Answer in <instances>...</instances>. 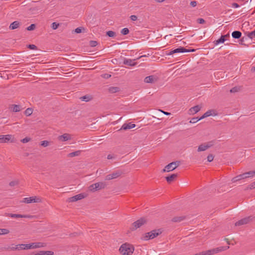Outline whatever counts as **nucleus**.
Here are the masks:
<instances>
[{
    "mask_svg": "<svg viewBox=\"0 0 255 255\" xmlns=\"http://www.w3.org/2000/svg\"><path fill=\"white\" fill-rule=\"evenodd\" d=\"M119 251L122 255H131L134 251V248L129 244H124L120 248Z\"/></svg>",
    "mask_w": 255,
    "mask_h": 255,
    "instance_id": "nucleus-1",
    "label": "nucleus"
},
{
    "mask_svg": "<svg viewBox=\"0 0 255 255\" xmlns=\"http://www.w3.org/2000/svg\"><path fill=\"white\" fill-rule=\"evenodd\" d=\"M161 233L160 230H153L150 232L146 233L141 238L143 240L147 241L149 239H152L158 236Z\"/></svg>",
    "mask_w": 255,
    "mask_h": 255,
    "instance_id": "nucleus-2",
    "label": "nucleus"
},
{
    "mask_svg": "<svg viewBox=\"0 0 255 255\" xmlns=\"http://www.w3.org/2000/svg\"><path fill=\"white\" fill-rule=\"evenodd\" d=\"M146 222L147 220H146L145 218H141L132 224L130 228V229L131 231H135L137 229L141 227L142 225L146 224Z\"/></svg>",
    "mask_w": 255,
    "mask_h": 255,
    "instance_id": "nucleus-3",
    "label": "nucleus"
},
{
    "mask_svg": "<svg viewBox=\"0 0 255 255\" xmlns=\"http://www.w3.org/2000/svg\"><path fill=\"white\" fill-rule=\"evenodd\" d=\"M106 186L107 185L105 182H97L91 185L89 187V189L90 191L95 192L104 189Z\"/></svg>",
    "mask_w": 255,
    "mask_h": 255,
    "instance_id": "nucleus-4",
    "label": "nucleus"
},
{
    "mask_svg": "<svg viewBox=\"0 0 255 255\" xmlns=\"http://www.w3.org/2000/svg\"><path fill=\"white\" fill-rule=\"evenodd\" d=\"M122 174V172L120 171H117L116 172H114L111 174L107 175L105 177V179L106 180H110L112 179H116L119 177Z\"/></svg>",
    "mask_w": 255,
    "mask_h": 255,
    "instance_id": "nucleus-5",
    "label": "nucleus"
},
{
    "mask_svg": "<svg viewBox=\"0 0 255 255\" xmlns=\"http://www.w3.org/2000/svg\"><path fill=\"white\" fill-rule=\"evenodd\" d=\"M213 144L210 142L205 143L200 145L198 148V151H203L207 150L209 147H211Z\"/></svg>",
    "mask_w": 255,
    "mask_h": 255,
    "instance_id": "nucleus-6",
    "label": "nucleus"
},
{
    "mask_svg": "<svg viewBox=\"0 0 255 255\" xmlns=\"http://www.w3.org/2000/svg\"><path fill=\"white\" fill-rule=\"evenodd\" d=\"M201 106L199 105L191 107L188 111V114L190 115H193L201 110Z\"/></svg>",
    "mask_w": 255,
    "mask_h": 255,
    "instance_id": "nucleus-7",
    "label": "nucleus"
},
{
    "mask_svg": "<svg viewBox=\"0 0 255 255\" xmlns=\"http://www.w3.org/2000/svg\"><path fill=\"white\" fill-rule=\"evenodd\" d=\"M175 169V161H173L167 165L163 169V172H169Z\"/></svg>",
    "mask_w": 255,
    "mask_h": 255,
    "instance_id": "nucleus-8",
    "label": "nucleus"
},
{
    "mask_svg": "<svg viewBox=\"0 0 255 255\" xmlns=\"http://www.w3.org/2000/svg\"><path fill=\"white\" fill-rule=\"evenodd\" d=\"M250 220H251L250 217L245 218L239 220V221L235 223V226H241V225H243L245 224H247L248 223H249Z\"/></svg>",
    "mask_w": 255,
    "mask_h": 255,
    "instance_id": "nucleus-9",
    "label": "nucleus"
},
{
    "mask_svg": "<svg viewBox=\"0 0 255 255\" xmlns=\"http://www.w3.org/2000/svg\"><path fill=\"white\" fill-rule=\"evenodd\" d=\"M9 109L12 112L16 113L20 112L22 108L19 105L12 104L9 106Z\"/></svg>",
    "mask_w": 255,
    "mask_h": 255,
    "instance_id": "nucleus-10",
    "label": "nucleus"
},
{
    "mask_svg": "<svg viewBox=\"0 0 255 255\" xmlns=\"http://www.w3.org/2000/svg\"><path fill=\"white\" fill-rule=\"evenodd\" d=\"M12 136L10 134L0 135V143H6L9 141Z\"/></svg>",
    "mask_w": 255,
    "mask_h": 255,
    "instance_id": "nucleus-11",
    "label": "nucleus"
},
{
    "mask_svg": "<svg viewBox=\"0 0 255 255\" xmlns=\"http://www.w3.org/2000/svg\"><path fill=\"white\" fill-rule=\"evenodd\" d=\"M71 138V135L68 133H64L58 137V139L62 141H66L70 140Z\"/></svg>",
    "mask_w": 255,
    "mask_h": 255,
    "instance_id": "nucleus-12",
    "label": "nucleus"
},
{
    "mask_svg": "<svg viewBox=\"0 0 255 255\" xmlns=\"http://www.w3.org/2000/svg\"><path fill=\"white\" fill-rule=\"evenodd\" d=\"M135 60V59H125L123 63L125 65L133 66L136 64V63L134 62Z\"/></svg>",
    "mask_w": 255,
    "mask_h": 255,
    "instance_id": "nucleus-13",
    "label": "nucleus"
},
{
    "mask_svg": "<svg viewBox=\"0 0 255 255\" xmlns=\"http://www.w3.org/2000/svg\"><path fill=\"white\" fill-rule=\"evenodd\" d=\"M135 127V125L134 124H132L131 123H129L128 124H124L122 128H121V129H124V130H127V129H131V128H134Z\"/></svg>",
    "mask_w": 255,
    "mask_h": 255,
    "instance_id": "nucleus-14",
    "label": "nucleus"
},
{
    "mask_svg": "<svg viewBox=\"0 0 255 255\" xmlns=\"http://www.w3.org/2000/svg\"><path fill=\"white\" fill-rule=\"evenodd\" d=\"M85 197V196L83 194H79L76 195L73 197L70 198V200L71 202H75L78 200L83 199Z\"/></svg>",
    "mask_w": 255,
    "mask_h": 255,
    "instance_id": "nucleus-15",
    "label": "nucleus"
},
{
    "mask_svg": "<svg viewBox=\"0 0 255 255\" xmlns=\"http://www.w3.org/2000/svg\"><path fill=\"white\" fill-rule=\"evenodd\" d=\"M24 202L26 203H31L38 202L35 197L32 196L30 197H26L23 199Z\"/></svg>",
    "mask_w": 255,
    "mask_h": 255,
    "instance_id": "nucleus-16",
    "label": "nucleus"
},
{
    "mask_svg": "<svg viewBox=\"0 0 255 255\" xmlns=\"http://www.w3.org/2000/svg\"><path fill=\"white\" fill-rule=\"evenodd\" d=\"M32 249H36L44 247L45 246V244L41 242L31 243Z\"/></svg>",
    "mask_w": 255,
    "mask_h": 255,
    "instance_id": "nucleus-17",
    "label": "nucleus"
},
{
    "mask_svg": "<svg viewBox=\"0 0 255 255\" xmlns=\"http://www.w3.org/2000/svg\"><path fill=\"white\" fill-rule=\"evenodd\" d=\"M19 26L20 22L18 21H15L10 24L9 28L11 30H13L17 28L18 27H19Z\"/></svg>",
    "mask_w": 255,
    "mask_h": 255,
    "instance_id": "nucleus-18",
    "label": "nucleus"
},
{
    "mask_svg": "<svg viewBox=\"0 0 255 255\" xmlns=\"http://www.w3.org/2000/svg\"><path fill=\"white\" fill-rule=\"evenodd\" d=\"M54 252L49 251H41L35 254V255H53Z\"/></svg>",
    "mask_w": 255,
    "mask_h": 255,
    "instance_id": "nucleus-19",
    "label": "nucleus"
},
{
    "mask_svg": "<svg viewBox=\"0 0 255 255\" xmlns=\"http://www.w3.org/2000/svg\"><path fill=\"white\" fill-rule=\"evenodd\" d=\"M232 36L234 38L239 39L242 36V33L240 31H234L232 33Z\"/></svg>",
    "mask_w": 255,
    "mask_h": 255,
    "instance_id": "nucleus-20",
    "label": "nucleus"
},
{
    "mask_svg": "<svg viewBox=\"0 0 255 255\" xmlns=\"http://www.w3.org/2000/svg\"><path fill=\"white\" fill-rule=\"evenodd\" d=\"M245 178H246V177L245 175V174L243 173V174H240V175H238L236 177L233 178L232 179V181L233 182H236L237 181H239V180H240L241 179H245Z\"/></svg>",
    "mask_w": 255,
    "mask_h": 255,
    "instance_id": "nucleus-21",
    "label": "nucleus"
},
{
    "mask_svg": "<svg viewBox=\"0 0 255 255\" xmlns=\"http://www.w3.org/2000/svg\"><path fill=\"white\" fill-rule=\"evenodd\" d=\"M93 99L92 96L86 95L80 98L82 101L89 102Z\"/></svg>",
    "mask_w": 255,
    "mask_h": 255,
    "instance_id": "nucleus-22",
    "label": "nucleus"
},
{
    "mask_svg": "<svg viewBox=\"0 0 255 255\" xmlns=\"http://www.w3.org/2000/svg\"><path fill=\"white\" fill-rule=\"evenodd\" d=\"M81 152V150H77L74 152H71L68 154V157H73L74 156H78L80 155Z\"/></svg>",
    "mask_w": 255,
    "mask_h": 255,
    "instance_id": "nucleus-23",
    "label": "nucleus"
},
{
    "mask_svg": "<svg viewBox=\"0 0 255 255\" xmlns=\"http://www.w3.org/2000/svg\"><path fill=\"white\" fill-rule=\"evenodd\" d=\"M154 77L153 76H149L146 77L144 79V82L146 83H152L154 81Z\"/></svg>",
    "mask_w": 255,
    "mask_h": 255,
    "instance_id": "nucleus-24",
    "label": "nucleus"
},
{
    "mask_svg": "<svg viewBox=\"0 0 255 255\" xmlns=\"http://www.w3.org/2000/svg\"><path fill=\"white\" fill-rule=\"evenodd\" d=\"M213 112V110H208L206 113H205L202 116L200 117V119H203L205 118L208 117L211 115H212V113Z\"/></svg>",
    "mask_w": 255,
    "mask_h": 255,
    "instance_id": "nucleus-25",
    "label": "nucleus"
},
{
    "mask_svg": "<svg viewBox=\"0 0 255 255\" xmlns=\"http://www.w3.org/2000/svg\"><path fill=\"white\" fill-rule=\"evenodd\" d=\"M175 178V174H172L170 176L166 177V180L168 183H170Z\"/></svg>",
    "mask_w": 255,
    "mask_h": 255,
    "instance_id": "nucleus-26",
    "label": "nucleus"
},
{
    "mask_svg": "<svg viewBox=\"0 0 255 255\" xmlns=\"http://www.w3.org/2000/svg\"><path fill=\"white\" fill-rule=\"evenodd\" d=\"M246 178L254 177L255 176V170L254 171H251L248 172L244 173Z\"/></svg>",
    "mask_w": 255,
    "mask_h": 255,
    "instance_id": "nucleus-27",
    "label": "nucleus"
},
{
    "mask_svg": "<svg viewBox=\"0 0 255 255\" xmlns=\"http://www.w3.org/2000/svg\"><path fill=\"white\" fill-rule=\"evenodd\" d=\"M187 49H186L183 47L180 46L178 48H176V53H184V52H187Z\"/></svg>",
    "mask_w": 255,
    "mask_h": 255,
    "instance_id": "nucleus-28",
    "label": "nucleus"
},
{
    "mask_svg": "<svg viewBox=\"0 0 255 255\" xmlns=\"http://www.w3.org/2000/svg\"><path fill=\"white\" fill-rule=\"evenodd\" d=\"M225 40H226V39L225 38V36H221L219 39L215 41V44L216 45H217L219 43H224L225 41Z\"/></svg>",
    "mask_w": 255,
    "mask_h": 255,
    "instance_id": "nucleus-29",
    "label": "nucleus"
},
{
    "mask_svg": "<svg viewBox=\"0 0 255 255\" xmlns=\"http://www.w3.org/2000/svg\"><path fill=\"white\" fill-rule=\"evenodd\" d=\"M8 216L12 218H23V215L16 214H8Z\"/></svg>",
    "mask_w": 255,
    "mask_h": 255,
    "instance_id": "nucleus-30",
    "label": "nucleus"
},
{
    "mask_svg": "<svg viewBox=\"0 0 255 255\" xmlns=\"http://www.w3.org/2000/svg\"><path fill=\"white\" fill-rule=\"evenodd\" d=\"M109 90L111 93H116L120 91V89L118 87H110Z\"/></svg>",
    "mask_w": 255,
    "mask_h": 255,
    "instance_id": "nucleus-31",
    "label": "nucleus"
},
{
    "mask_svg": "<svg viewBox=\"0 0 255 255\" xmlns=\"http://www.w3.org/2000/svg\"><path fill=\"white\" fill-rule=\"evenodd\" d=\"M247 36L250 39H253L255 37V29L251 32H248L247 33Z\"/></svg>",
    "mask_w": 255,
    "mask_h": 255,
    "instance_id": "nucleus-32",
    "label": "nucleus"
},
{
    "mask_svg": "<svg viewBox=\"0 0 255 255\" xmlns=\"http://www.w3.org/2000/svg\"><path fill=\"white\" fill-rule=\"evenodd\" d=\"M32 112H33V110L31 108H27L24 112V114L26 116H30L32 114Z\"/></svg>",
    "mask_w": 255,
    "mask_h": 255,
    "instance_id": "nucleus-33",
    "label": "nucleus"
},
{
    "mask_svg": "<svg viewBox=\"0 0 255 255\" xmlns=\"http://www.w3.org/2000/svg\"><path fill=\"white\" fill-rule=\"evenodd\" d=\"M201 120L202 119H200V118H198V117L193 118L190 120L189 123L191 124H194Z\"/></svg>",
    "mask_w": 255,
    "mask_h": 255,
    "instance_id": "nucleus-34",
    "label": "nucleus"
},
{
    "mask_svg": "<svg viewBox=\"0 0 255 255\" xmlns=\"http://www.w3.org/2000/svg\"><path fill=\"white\" fill-rule=\"evenodd\" d=\"M129 31L128 28H124L121 31V33L124 35H127L129 33Z\"/></svg>",
    "mask_w": 255,
    "mask_h": 255,
    "instance_id": "nucleus-35",
    "label": "nucleus"
},
{
    "mask_svg": "<svg viewBox=\"0 0 255 255\" xmlns=\"http://www.w3.org/2000/svg\"><path fill=\"white\" fill-rule=\"evenodd\" d=\"M9 232V231L6 229H0V235H6Z\"/></svg>",
    "mask_w": 255,
    "mask_h": 255,
    "instance_id": "nucleus-36",
    "label": "nucleus"
},
{
    "mask_svg": "<svg viewBox=\"0 0 255 255\" xmlns=\"http://www.w3.org/2000/svg\"><path fill=\"white\" fill-rule=\"evenodd\" d=\"M107 35L110 37H114L116 35V33L113 31H108L106 33Z\"/></svg>",
    "mask_w": 255,
    "mask_h": 255,
    "instance_id": "nucleus-37",
    "label": "nucleus"
},
{
    "mask_svg": "<svg viewBox=\"0 0 255 255\" xmlns=\"http://www.w3.org/2000/svg\"><path fill=\"white\" fill-rule=\"evenodd\" d=\"M59 25V24L58 23L54 22L51 24V27L53 29L55 30L56 29Z\"/></svg>",
    "mask_w": 255,
    "mask_h": 255,
    "instance_id": "nucleus-38",
    "label": "nucleus"
},
{
    "mask_svg": "<svg viewBox=\"0 0 255 255\" xmlns=\"http://www.w3.org/2000/svg\"><path fill=\"white\" fill-rule=\"evenodd\" d=\"M35 24H31L30 26L26 28V30L28 31L33 30L35 28Z\"/></svg>",
    "mask_w": 255,
    "mask_h": 255,
    "instance_id": "nucleus-39",
    "label": "nucleus"
},
{
    "mask_svg": "<svg viewBox=\"0 0 255 255\" xmlns=\"http://www.w3.org/2000/svg\"><path fill=\"white\" fill-rule=\"evenodd\" d=\"M15 249H17V250H24V244L16 245Z\"/></svg>",
    "mask_w": 255,
    "mask_h": 255,
    "instance_id": "nucleus-40",
    "label": "nucleus"
},
{
    "mask_svg": "<svg viewBox=\"0 0 255 255\" xmlns=\"http://www.w3.org/2000/svg\"><path fill=\"white\" fill-rule=\"evenodd\" d=\"M23 218H29V219H36V217L35 216L29 215H23Z\"/></svg>",
    "mask_w": 255,
    "mask_h": 255,
    "instance_id": "nucleus-41",
    "label": "nucleus"
},
{
    "mask_svg": "<svg viewBox=\"0 0 255 255\" xmlns=\"http://www.w3.org/2000/svg\"><path fill=\"white\" fill-rule=\"evenodd\" d=\"M255 188V181L249 185L246 188L247 190Z\"/></svg>",
    "mask_w": 255,
    "mask_h": 255,
    "instance_id": "nucleus-42",
    "label": "nucleus"
},
{
    "mask_svg": "<svg viewBox=\"0 0 255 255\" xmlns=\"http://www.w3.org/2000/svg\"><path fill=\"white\" fill-rule=\"evenodd\" d=\"M40 145L43 147H46L49 145V142L47 140H43L41 142Z\"/></svg>",
    "mask_w": 255,
    "mask_h": 255,
    "instance_id": "nucleus-43",
    "label": "nucleus"
},
{
    "mask_svg": "<svg viewBox=\"0 0 255 255\" xmlns=\"http://www.w3.org/2000/svg\"><path fill=\"white\" fill-rule=\"evenodd\" d=\"M214 156L213 154H210L207 156V160L209 162H211L213 160Z\"/></svg>",
    "mask_w": 255,
    "mask_h": 255,
    "instance_id": "nucleus-44",
    "label": "nucleus"
},
{
    "mask_svg": "<svg viewBox=\"0 0 255 255\" xmlns=\"http://www.w3.org/2000/svg\"><path fill=\"white\" fill-rule=\"evenodd\" d=\"M82 29L84 30V28L83 27H79L75 29V32L77 33H80L82 32Z\"/></svg>",
    "mask_w": 255,
    "mask_h": 255,
    "instance_id": "nucleus-45",
    "label": "nucleus"
},
{
    "mask_svg": "<svg viewBox=\"0 0 255 255\" xmlns=\"http://www.w3.org/2000/svg\"><path fill=\"white\" fill-rule=\"evenodd\" d=\"M102 77L105 79H109V78H110L111 77V75L109 74L105 73V74L102 75Z\"/></svg>",
    "mask_w": 255,
    "mask_h": 255,
    "instance_id": "nucleus-46",
    "label": "nucleus"
},
{
    "mask_svg": "<svg viewBox=\"0 0 255 255\" xmlns=\"http://www.w3.org/2000/svg\"><path fill=\"white\" fill-rule=\"evenodd\" d=\"M32 249L31 244H24V250Z\"/></svg>",
    "mask_w": 255,
    "mask_h": 255,
    "instance_id": "nucleus-47",
    "label": "nucleus"
},
{
    "mask_svg": "<svg viewBox=\"0 0 255 255\" xmlns=\"http://www.w3.org/2000/svg\"><path fill=\"white\" fill-rule=\"evenodd\" d=\"M90 43L92 47H95L97 45V42L96 41L91 40L90 41Z\"/></svg>",
    "mask_w": 255,
    "mask_h": 255,
    "instance_id": "nucleus-48",
    "label": "nucleus"
},
{
    "mask_svg": "<svg viewBox=\"0 0 255 255\" xmlns=\"http://www.w3.org/2000/svg\"><path fill=\"white\" fill-rule=\"evenodd\" d=\"M30 140V138L26 137H25L23 139H22L21 140V142L23 143H26V142H28V141H29Z\"/></svg>",
    "mask_w": 255,
    "mask_h": 255,
    "instance_id": "nucleus-49",
    "label": "nucleus"
},
{
    "mask_svg": "<svg viewBox=\"0 0 255 255\" xmlns=\"http://www.w3.org/2000/svg\"><path fill=\"white\" fill-rule=\"evenodd\" d=\"M166 55H171L172 54H173L174 53H175V49H173L171 51H170V52H166Z\"/></svg>",
    "mask_w": 255,
    "mask_h": 255,
    "instance_id": "nucleus-50",
    "label": "nucleus"
},
{
    "mask_svg": "<svg viewBox=\"0 0 255 255\" xmlns=\"http://www.w3.org/2000/svg\"><path fill=\"white\" fill-rule=\"evenodd\" d=\"M28 48H30V49H32V50H35L37 49L36 46H35L34 44H29L28 45Z\"/></svg>",
    "mask_w": 255,
    "mask_h": 255,
    "instance_id": "nucleus-51",
    "label": "nucleus"
},
{
    "mask_svg": "<svg viewBox=\"0 0 255 255\" xmlns=\"http://www.w3.org/2000/svg\"><path fill=\"white\" fill-rule=\"evenodd\" d=\"M239 88L237 87H234L230 90L231 93H235L238 91Z\"/></svg>",
    "mask_w": 255,
    "mask_h": 255,
    "instance_id": "nucleus-52",
    "label": "nucleus"
},
{
    "mask_svg": "<svg viewBox=\"0 0 255 255\" xmlns=\"http://www.w3.org/2000/svg\"><path fill=\"white\" fill-rule=\"evenodd\" d=\"M197 21L200 24H203V23H204L205 22V20L204 19H203V18H198L197 19Z\"/></svg>",
    "mask_w": 255,
    "mask_h": 255,
    "instance_id": "nucleus-53",
    "label": "nucleus"
},
{
    "mask_svg": "<svg viewBox=\"0 0 255 255\" xmlns=\"http://www.w3.org/2000/svg\"><path fill=\"white\" fill-rule=\"evenodd\" d=\"M130 18L132 21H135L137 19V17L135 15H132L130 16Z\"/></svg>",
    "mask_w": 255,
    "mask_h": 255,
    "instance_id": "nucleus-54",
    "label": "nucleus"
},
{
    "mask_svg": "<svg viewBox=\"0 0 255 255\" xmlns=\"http://www.w3.org/2000/svg\"><path fill=\"white\" fill-rule=\"evenodd\" d=\"M184 219V217H176V222H180Z\"/></svg>",
    "mask_w": 255,
    "mask_h": 255,
    "instance_id": "nucleus-55",
    "label": "nucleus"
},
{
    "mask_svg": "<svg viewBox=\"0 0 255 255\" xmlns=\"http://www.w3.org/2000/svg\"><path fill=\"white\" fill-rule=\"evenodd\" d=\"M190 5L192 7H195V6H196L197 5V2L196 1H192L190 2Z\"/></svg>",
    "mask_w": 255,
    "mask_h": 255,
    "instance_id": "nucleus-56",
    "label": "nucleus"
},
{
    "mask_svg": "<svg viewBox=\"0 0 255 255\" xmlns=\"http://www.w3.org/2000/svg\"><path fill=\"white\" fill-rule=\"evenodd\" d=\"M232 6L233 7H234V8H238L239 7H240V5L239 4H238L237 3H233L232 4Z\"/></svg>",
    "mask_w": 255,
    "mask_h": 255,
    "instance_id": "nucleus-57",
    "label": "nucleus"
},
{
    "mask_svg": "<svg viewBox=\"0 0 255 255\" xmlns=\"http://www.w3.org/2000/svg\"><path fill=\"white\" fill-rule=\"evenodd\" d=\"M17 184V182L16 181H11L9 183V185L11 186H13Z\"/></svg>",
    "mask_w": 255,
    "mask_h": 255,
    "instance_id": "nucleus-58",
    "label": "nucleus"
},
{
    "mask_svg": "<svg viewBox=\"0 0 255 255\" xmlns=\"http://www.w3.org/2000/svg\"><path fill=\"white\" fill-rule=\"evenodd\" d=\"M115 157L114 155H112V154H109L107 156V158L108 159H113Z\"/></svg>",
    "mask_w": 255,
    "mask_h": 255,
    "instance_id": "nucleus-59",
    "label": "nucleus"
},
{
    "mask_svg": "<svg viewBox=\"0 0 255 255\" xmlns=\"http://www.w3.org/2000/svg\"><path fill=\"white\" fill-rule=\"evenodd\" d=\"M160 111H161V112H162L163 113H164V114H165L166 115H170V113H168L167 112H164L163 111H162V110H160Z\"/></svg>",
    "mask_w": 255,
    "mask_h": 255,
    "instance_id": "nucleus-60",
    "label": "nucleus"
},
{
    "mask_svg": "<svg viewBox=\"0 0 255 255\" xmlns=\"http://www.w3.org/2000/svg\"><path fill=\"white\" fill-rule=\"evenodd\" d=\"M195 51V49H187V52H194Z\"/></svg>",
    "mask_w": 255,
    "mask_h": 255,
    "instance_id": "nucleus-61",
    "label": "nucleus"
},
{
    "mask_svg": "<svg viewBox=\"0 0 255 255\" xmlns=\"http://www.w3.org/2000/svg\"><path fill=\"white\" fill-rule=\"evenodd\" d=\"M222 36H225V38H226L227 39V38L228 37H230V34L229 33H228L227 34H226L225 35H222Z\"/></svg>",
    "mask_w": 255,
    "mask_h": 255,
    "instance_id": "nucleus-62",
    "label": "nucleus"
},
{
    "mask_svg": "<svg viewBox=\"0 0 255 255\" xmlns=\"http://www.w3.org/2000/svg\"><path fill=\"white\" fill-rule=\"evenodd\" d=\"M251 71L252 72H255V66H254L252 68H251Z\"/></svg>",
    "mask_w": 255,
    "mask_h": 255,
    "instance_id": "nucleus-63",
    "label": "nucleus"
},
{
    "mask_svg": "<svg viewBox=\"0 0 255 255\" xmlns=\"http://www.w3.org/2000/svg\"><path fill=\"white\" fill-rule=\"evenodd\" d=\"M9 249H10L11 250H12V251L17 250V249H15V246L11 247V248H9Z\"/></svg>",
    "mask_w": 255,
    "mask_h": 255,
    "instance_id": "nucleus-64",
    "label": "nucleus"
}]
</instances>
